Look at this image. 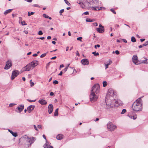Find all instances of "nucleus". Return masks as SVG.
<instances>
[{
  "instance_id": "bb28decb",
  "label": "nucleus",
  "mask_w": 148,
  "mask_h": 148,
  "mask_svg": "<svg viewBox=\"0 0 148 148\" xmlns=\"http://www.w3.org/2000/svg\"><path fill=\"white\" fill-rule=\"evenodd\" d=\"M131 40L133 42H135L136 41V39L134 37L132 36L131 37Z\"/></svg>"
},
{
  "instance_id": "4c0bfd02",
  "label": "nucleus",
  "mask_w": 148,
  "mask_h": 148,
  "mask_svg": "<svg viewBox=\"0 0 148 148\" xmlns=\"http://www.w3.org/2000/svg\"><path fill=\"white\" fill-rule=\"evenodd\" d=\"M46 53H44L43 54H42L40 56V57L41 58H43L46 55Z\"/></svg>"
},
{
  "instance_id": "e433bc0d",
  "label": "nucleus",
  "mask_w": 148,
  "mask_h": 148,
  "mask_svg": "<svg viewBox=\"0 0 148 148\" xmlns=\"http://www.w3.org/2000/svg\"><path fill=\"white\" fill-rule=\"evenodd\" d=\"M43 16L44 17L46 18H49V16H48L47 14H43Z\"/></svg>"
},
{
  "instance_id": "1a4fd4ad",
  "label": "nucleus",
  "mask_w": 148,
  "mask_h": 148,
  "mask_svg": "<svg viewBox=\"0 0 148 148\" xmlns=\"http://www.w3.org/2000/svg\"><path fill=\"white\" fill-rule=\"evenodd\" d=\"M12 64L11 60H9L6 62V64L4 69L6 70L9 69L12 66Z\"/></svg>"
},
{
  "instance_id": "49530a36",
  "label": "nucleus",
  "mask_w": 148,
  "mask_h": 148,
  "mask_svg": "<svg viewBox=\"0 0 148 148\" xmlns=\"http://www.w3.org/2000/svg\"><path fill=\"white\" fill-rule=\"evenodd\" d=\"M21 24L22 25H27V24H25V21H22L21 22Z\"/></svg>"
},
{
  "instance_id": "f8f14e48",
  "label": "nucleus",
  "mask_w": 148,
  "mask_h": 148,
  "mask_svg": "<svg viewBox=\"0 0 148 148\" xmlns=\"http://www.w3.org/2000/svg\"><path fill=\"white\" fill-rule=\"evenodd\" d=\"M38 61L37 60H34L30 64L31 65V67L33 68L38 65Z\"/></svg>"
},
{
  "instance_id": "ea45409f",
  "label": "nucleus",
  "mask_w": 148,
  "mask_h": 148,
  "mask_svg": "<svg viewBox=\"0 0 148 148\" xmlns=\"http://www.w3.org/2000/svg\"><path fill=\"white\" fill-rule=\"evenodd\" d=\"M16 104L13 103H11L9 104V106L10 107H13L14 106L16 105Z\"/></svg>"
},
{
  "instance_id": "052dcab7",
  "label": "nucleus",
  "mask_w": 148,
  "mask_h": 148,
  "mask_svg": "<svg viewBox=\"0 0 148 148\" xmlns=\"http://www.w3.org/2000/svg\"><path fill=\"white\" fill-rule=\"evenodd\" d=\"M51 38V37L50 36H48L47 37V39L48 40L50 39Z\"/></svg>"
},
{
  "instance_id": "0e129e2a",
  "label": "nucleus",
  "mask_w": 148,
  "mask_h": 148,
  "mask_svg": "<svg viewBox=\"0 0 148 148\" xmlns=\"http://www.w3.org/2000/svg\"><path fill=\"white\" fill-rule=\"evenodd\" d=\"M123 41L125 43H127V41L126 39H123Z\"/></svg>"
},
{
  "instance_id": "c9c22d12",
  "label": "nucleus",
  "mask_w": 148,
  "mask_h": 148,
  "mask_svg": "<svg viewBox=\"0 0 148 148\" xmlns=\"http://www.w3.org/2000/svg\"><path fill=\"white\" fill-rule=\"evenodd\" d=\"M53 83L54 84H56L58 83V82L56 80H55L53 81Z\"/></svg>"
},
{
  "instance_id": "bf43d9fd",
  "label": "nucleus",
  "mask_w": 148,
  "mask_h": 148,
  "mask_svg": "<svg viewBox=\"0 0 148 148\" xmlns=\"http://www.w3.org/2000/svg\"><path fill=\"white\" fill-rule=\"evenodd\" d=\"M50 95L53 96L54 95V93L53 92H51L50 94Z\"/></svg>"
},
{
  "instance_id": "393cba45",
  "label": "nucleus",
  "mask_w": 148,
  "mask_h": 148,
  "mask_svg": "<svg viewBox=\"0 0 148 148\" xmlns=\"http://www.w3.org/2000/svg\"><path fill=\"white\" fill-rule=\"evenodd\" d=\"M44 148H53L51 146L47 144H45L44 145Z\"/></svg>"
},
{
  "instance_id": "473e14b6",
  "label": "nucleus",
  "mask_w": 148,
  "mask_h": 148,
  "mask_svg": "<svg viewBox=\"0 0 148 148\" xmlns=\"http://www.w3.org/2000/svg\"><path fill=\"white\" fill-rule=\"evenodd\" d=\"M34 13V12H31L30 13L29 12H28V16H30L31 15H33Z\"/></svg>"
},
{
  "instance_id": "5701e85b",
  "label": "nucleus",
  "mask_w": 148,
  "mask_h": 148,
  "mask_svg": "<svg viewBox=\"0 0 148 148\" xmlns=\"http://www.w3.org/2000/svg\"><path fill=\"white\" fill-rule=\"evenodd\" d=\"M56 138L58 140H61L63 138V135L62 134H59L56 136Z\"/></svg>"
},
{
  "instance_id": "c03bdc74",
  "label": "nucleus",
  "mask_w": 148,
  "mask_h": 148,
  "mask_svg": "<svg viewBox=\"0 0 148 148\" xmlns=\"http://www.w3.org/2000/svg\"><path fill=\"white\" fill-rule=\"evenodd\" d=\"M110 11L112 12L114 14H116V12L115 11H114V9H110Z\"/></svg>"
},
{
  "instance_id": "72a5a7b5",
  "label": "nucleus",
  "mask_w": 148,
  "mask_h": 148,
  "mask_svg": "<svg viewBox=\"0 0 148 148\" xmlns=\"http://www.w3.org/2000/svg\"><path fill=\"white\" fill-rule=\"evenodd\" d=\"M30 86H33L34 85V83L33 82H32V80H30Z\"/></svg>"
},
{
  "instance_id": "680f3d73",
  "label": "nucleus",
  "mask_w": 148,
  "mask_h": 148,
  "mask_svg": "<svg viewBox=\"0 0 148 148\" xmlns=\"http://www.w3.org/2000/svg\"><path fill=\"white\" fill-rule=\"evenodd\" d=\"M56 56H54V57H52V58H51V60H54V59H56Z\"/></svg>"
},
{
  "instance_id": "20e7f679",
  "label": "nucleus",
  "mask_w": 148,
  "mask_h": 148,
  "mask_svg": "<svg viewBox=\"0 0 148 148\" xmlns=\"http://www.w3.org/2000/svg\"><path fill=\"white\" fill-rule=\"evenodd\" d=\"M20 139H23L24 140L28 141L29 143L30 144H28V147L31 146V145L34 143L36 140V138L35 137H32L31 138H29L26 135H25L23 137L21 138Z\"/></svg>"
},
{
  "instance_id": "603ef678",
  "label": "nucleus",
  "mask_w": 148,
  "mask_h": 148,
  "mask_svg": "<svg viewBox=\"0 0 148 148\" xmlns=\"http://www.w3.org/2000/svg\"><path fill=\"white\" fill-rule=\"evenodd\" d=\"M115 53L117 55H118L119 54V52L118 50H116L115 51Z\"/></svg>"
},
{
  "instance_id": "69168bd1",
  "label": "nucleus",
  "mask_w": 148,
  "mask_h": 148,
  "mask_svg": "<svg viewBox=\"0 0 148 148\" xmlns=\"http://www.w3.org/2000/svg\"><path fill=\"white\" fill-rule=\"evenodd\" d=\"M145 40V39H140V41L141 42H142L143 41H144Z\"/></svg>"
},
{
  "instance_id": "9b49d317",
  "label": "nucleus",
  "mask_w": 148,
  "mask_h": 148,
  "mask_svg": "<svg viewBox=\"0 0 148 148\" xmlns=\"http://www.w3.org/2000/svg\"><path fill=\"white\" fill-rule=\"evenodd\" d=\"M132 61L136 64H138L137 63L138 62V57L136 55H134L132 57Z\"/></svg>"
},
{
  "instance_id": "09e8293b",
  "label": "nucleus",
  "mask_w": 148,
  "mask_h": 148,
  "mask_svg": "<svg viewBox=\"0 0 148 148\" xmlns=\"http://www.w3.org/2000/svg\"><path fill=\"white\" fill-rule=\"evenodd\" d=\"M83 14L85 15H88L89 14V13L88 12L86 11L84 12Z\"/></svg>"
},
{
  "instance_id": "2f4dec72",
  "label": "nucleus",
  "mask_w": 148,
  "mask_h": 148,
  "mask_svg": "<svg viewBox=\"0 0 148 148\" xmlns=\"http://www.w3.org/2000/svg\"><path fill=\"white\" fill-rule=\"evenodd\" d=\"M126 112V110L125 109H123L121 112V114H123Z\"/></svg>"
},
{
  "instance_id": "864d4df0",
  "label": "nucleus",
  "mask_w": 148,
  "mask_h": 148,
  "mask_svg": "<svg viewBox=\"0 0 148 148\" xmlns=\"http://www.w3.org/2000/svg\"><path fill=\"white\" fill-rule=\"evenodd\" d=\"M68 69V67H66L64 70V72H66Z\"/></svg>"
},
{
  "instance_id": "c756f323",
  "label": "nucleus",
  "mask_w": 148,
  "mask_h": 148,
  "mask_svg": "<svg viewBox=\"0 0 148 148\" xmlns=\"http://www.w3.org/2000/svg\"><path fill=\"white\" fill-rule=\"evenodd\" d=\"M94 56H97L99 55V53L98 52H96V51H95L92 53Z\"/></svg>"
},
{
  "instance_id": "13d9d810",
  "label": "nucleus",
  "mask_w": 148,
  "mask_h": 148,
  "mask_svg": "<svg viewBox=\"0 0 148 148\" xmlns=\"http://www.w3.org/2000/svg\"><path fill=\"white\" fill-rule=\"evenodd\" d=\"M26 1L27 2L31 3L32 1V0H26Z\"/></svg>"
},
{
  "instance_id": "dca6fc26",
  "label": "nucleus",
  "mask_w": 148,
  "mask_h": 148,
  "mask_svg": "<svg viewBox=\"0 0 148 148\" xmlns=\"http://www.w3.org/2000/svg\"><path fill=\"white\" fill-rule=\"evenodd\" d=\"M31 65L30 64H29L24 67L25 70L26 71H28L30 70L31 68Z\"/></svg>"
},
{
  "instance_id": "f257e3e1",
  "label": "nucleus",
  "mask_w": 148,
  "mask_h": 148,
  "mask_svg": "<svg viewBox=\"0 0 148 148\" xmlns=\"http://www.w3.org/2000/svg\"><path fill=\"white\" fill-rule=\"evenodd\" d=\"M99 89L100 86L98 84L94 85L92 87L91 93L90 95V99L91 102H94L97 99L98 97L95 93L97 94L98 93Z\"/></svg>"
},
{
  "instance_id": "4d7b16f0",
  "label": "nucleus",
  "mask_w": 148,
  "mask_h": 148,
  "mask_svg": "<svg viewBox=\"0 0 148 148\" xmlns=\"http://www.w3.org/2000/svg\"><path fill=\"white\" fill-rule=\"evenodd\" d=\"M63 72L62 71H60V73L58 74V75H62Z\"/></svg>"
},
{
  "instance_id": "4be33fe9",
  "label": "nucleus",
  "mask_w": 148,
  "mask_h": 148,
  "mask_svg": "<svg viewBox=\"0 0 148 148\" xmlns=\"http://www.w3.org/2000/svg\"><path fill=\"white\" fill-rule=\"evenodd\" d=\"M12 10V9H10L8 10H6L4 12V14H5V15H6L10 13L11 12Z\"/></svg>"
},
{
  "instance_id": "a19ab883",
  "label": "nucleus",
  "mask_w": 148,
  "mask_h": 148,
  "mask_svg": "<svg viewBox=\"0 0 148 148\" xmlns=\"http://www.w3.org/2000/svg\"><path fill=\"white\" fill-rule=\"evenodd\" d=\"M111 62H109V64H107L105 65V69H106L108 67V66L110 64Z\"/></svg>"
},
{
  "instance_id": "a878e982",
  "label": "nucleus",
  "mask_w": 148,
  "mask_h": 148,
  "mask_svg": "<svg viewBox=\"0 0 148 148\" xmlns=\"http://www.w3.org/2000/svg\"><path fill=\"white\" fill-rule=\"evenodd\" d=\"M58 108H57L56 109V110L55 111L54 114V115L55 116H57L58 115Z\"/></svg>"
},
{
  "instance_id": "a18cd8bd",
  "label": "nucleus",
  "mask_w": 148,
  "mask_h": 148,
  "mask_svg": "<svg viewBox=\"0 0 148 148\" xmlns=\"http://www.w3.org/2000/svg\"><path fill=\"white\" fill-rule=\"evenodd\" d=\"M38 34L39 35H42L43 34V33L42 31L40 30L39 31Z\"/></svg>"
},
{
  "instance_id": "0eeeda50",
  "label": "nucleus",
  "mask_w": 148,
  "mask_h": 148,
  "mask_svg": "<svg viewBox=\"0 0 148 148\" xmlns=\"http://www.w3.org/2000/svg\"><path fill=\"white\" fill-rule=\"evenodd\" d=\"M116 126L114 125L112 122H109L107 124V128L110 131H114L116 128Z\"/></svg>"
},
{
  "instance_id": "f3484780",
  "label": "nucleus",
  "mask_w": 148,
  "mask_h": 148,
  "mask_svg": "<svg viewBox=\"0 0 148 148\" xmlns=\"http://www.w3.org/2000/svg\"><path fill=\"white\" fill-rule=\"evenodd\" d=\"M96 30L98 32L100 33H102L104 31V29L103 27H102V28H97Z\"/></svg>"
},
{
  "instance_id": "6e6552de",
  "label": "nucleus",
  "mask_w": 148,
  "mask_h": 148,
  "mask_svg": "<svg viewBox=\"0 0 148 148\" xmlns=\"http://www.w3.org/2000/svg\"><path fill=\"white\" fill-rule=\"evenodd\" d=\"M19 72L17 70H15L12 71L11 75V80H13L14 78L19 74Z\"/></svg>"
},
{
  "instance_id": "c85d7f7f",
  "label": "nucleus",
  "mask_w": 148,
  "mask_h": 148,
  "mask_svg": "<svg viewBox=\"0 0 148 148\" xmlns=\"http://www.w3.org/2000/svg\"><path fill=\"white\" fill-rule=\"evenodd\" d=\"M103 86L105 87L107 86V83L106 81H104L103 83Z\"/></svg>"
},
{
  "instance_id": "e2e57ef3",
  "label": "nucleus",
  "mask_w": 148,
  "mask_h": 148,
  "mask_svg": "<svg viewBox=\"0 0 148 148\" xmlns=\"http://www.w3.org/2000/svg\"><path fill=\"white\" fill-rule=\"evenodd\" d=\"M43 136V138L45 139V140H47V139H46V137L45 136V135L43 134V136Z\"/></svg>"
},
{
  "instance_id": "5fc2aeb1",
  "label": "nucleus",
  "mask_w": 148,
  "mask_h": 148,
  "mask_svg": "<svg viewBox=\"0 0 148 148\" xmlns=\"http://www.w3.org/2000/svg\"><path fill=\"white\" fill-rule=\"evenodd\" d=\"M76 55L78 56H79L80 55L79 54V52L78 51H77L76 52Z\"/></svg>"
},
{
  "instance_id": "f03ea898",
  "label": "nucleus",
  "mask_w": 148,
  "mask_h": 148,
  "mask_svg": "<svg viewBox=\"0 0 148 148\" xmlns=\"http://www.w3.org/2000/svg\"><path fill=\"white\" fill-rule=\"evenodd\" d=\"M105 101L107 105L105 108L108 109L114 107L118 106L119 105V101L115 99L113 97H110L108 98L106 97Z\"/></svg>"
},
{
  "instance_id": "f704fd0d",
  "label": "nucleus",
  "mask_w": 148,
  "mask_h": 148,
  "mask_svg": "<svg viewBox=\"0 0 148 148\" xmlns=\"http://www.w3.org/2000/svg\"><path fill=\"white\" fill-rule=\"evenodd\" d=\"M64 9H62L60 10V11L59 12L60 14V15H62V13L64 12Z\"/></svg>"
},
{
  "instance_id": "a211bd4d",
  "label": "nucleus",
  "mask_w": 148,
  "mask_h": 148,
  "mask_svg": "<svg viewBox=\"0 0 148 148\" xmlns=\"http://www.w3.org/2000/svg\"><path fill=\"white\" fill-rule=\"evenodd\" d=\"M102 7H99L98 6H94L92 7V10H101Z\"/></svg>"
},
{
  "instance_id": "6ab92c4d",
  "label": "nucleus",
  "mask_w": 148,
  "mask_h": 148,
  "mask_svg": "<svg viewBox=\"0 0 148 148\" xmlns=\"http://www.w3.org/2000/svg\"><path fill=\"white\" fill-rule=\"evenodd\" d=\"M38 102L42 105H45L47 103V102L45 100L41 99L38 101Z\"/></svg>"
},
{
  "instance_id": "3c124183",
  "label": "nucleus",
  "mask_w": 148,
  "mask_h": 148,
  "mask_svg": "<svg viewBox=\"0 0 148 148\" xmlns=\"http://www.w3.org/2000/svg\"><path fill=\"white\" fill-rule=\"evenodd\" d=\"M93 25L95 26H97L98 25V24L97 23H93Z\"/></svg>"
},
{
  "instance_id": "8fccbe9b",
  "label": "nucleus",
  "mask_w": 148,
  "mask_h": 148,
  "mask_svg": "<svg viewBox=\"0 0 148 148\" xmlns=\"http://www.w3.org/2000/svg\"><path fill=\"white\" fill-rule=\"evenodd\" d=\"M33 7H38V8H40V6L38 5V4H34L33 5H32Z\"/></svg>"
},
{
  "instance_id": "37998d69",
  "label": "nucleus",
  "mask_w": 148,
  "mask_h": 148,
  "mask_svg": "<svg viewBox=\"0 0 148 148\" xmlns=\"http://www.w3.org/2000/svg\"><path fill=\"white\" fill-rule=\"evenodd\" d=\"M27 100L30 102H34L36 100H32L30 99H27Z\"/></svg>"
},
{
  "instance_id": "412c9836",
  "label": "nucleus",
  "mask_w": 148,
  "mask_h": 148,
  "mask_svg": "<svg viewBox=\"0 0 148 148\" xmlns=\"http://www.w3.org/2000/svg\"><path fill=\"white\" fill-rule=\"evenodd\" d=\"M8 131L12 134V135L14 137H16L18 135L16 132H14L10 130H8Z\"/></svg>"
},
{
  "instance_id": "7c9ffc66",
  "label": "nucleus",
  "mask_w": 148,
  "mask_h": 148,
  "mask_svg": "<svg viewBox=\"0 0 148 148\" xmlns=\"http://www.w3.org/2000/svg\"><path fill=\"white\" fill-rule=\"evenodd\" d=\"M64 1L65 2V3L68 5L69 6L71 5L70 3L67 0H64Z\"/></svg>"
},
{
  "instance_id": "6e6d98bb",
  "label": "nucleus",
  "mask_w": 148,
  "mask_h": 148,
  "mask_svg": "<svg viewBox=\"0 0 148 148\" xmlns=\"http://www.w3.org/2000/svg\"><path fill=\"white\" fill-rule=\"evenodd\" d=\"M38 128L39 129H41L42 128V126L41 125H38Z\"/></svg>"
},
{
  "instance_id": "79ce46f5",
  "label": "nucleus",
  "mask_w": 148,
  "mask_h": 148,
  "mask_svg": "<svg viewBox=\"0 0 148 148\" xmlns=\"http://www.w3.org/2000/svg\"><path fill=\"white\" fill-rule=\"evenodd\" d=\"M82 37H78L77 38V40H79L80 41H82Z\"/></svg>"
},
{
  "instance_id": "7ed1b4c3",
  "label": "nucleus",
  "mask_w": 148,
  "mask_h": 148,
  "mask_svg": "<svg viewBox=\"0 0 148 148\" xmlns=\"http://www.w3.org/2000/svg\"><path fill=\"white\" fill-rule=\"evenodd\" d=\"M142 101L140 97L137 99L132 104L133 110L135 111L142 110Z\"/></svg>"
},
{
  "instance_id": "aec40b11",
  "label": "nucleus",
  "mask_w": 148,
  "mask_h": 148,
  "mask_svg": "<svg viewBox=\"0 0 148 148\" xmlns=\"http://www.w3.org/2000/svg\"><path fill=\"white\" fill-rule=\"evenodd\" d=\"M77 3L80 5L83 8H84L85 6H87L85 5L86 2L84 3H83L80 1H77Z\"/></svg>"
},
{
  "instance_id": "2eb2a0df",
  "label": "nucleus",
  "mask_w": 148,
  "mask_h": 148,
  "mask_svg": "<svg viewBox=\"0 0 148 148\" xmlns=\"http://www.w3.org/2000/svg\"><path fill=\"white\" fill-rule=\"evenodd\" d=\"M24 106L23 105H20L16 108L19 111V112H21L24 109Z\"/></svg>"
},
{
  "instance_id": "de8ad7c7",
  "label": "nucleus",
  "mask_w": 148,
  "mask_h": 148,
  "mask_svg": "<svg viewBox=\"0 0 148 148\" xmlns=\"http://www.w3.org/2000/svg\"><path fill=\"white\" fill-rule=\"evenodd\" d=\"M34 129L36 131H38V129L37 127H36V125H34Z\"/></svg>"
},
{
  "instance_id": "4468645a",
  "label": "nucleus",
  "mask_w": 148,
  "mask_h": 148,
  "mask_svg": "<svg viewBox=\"0 0 148 148\" xmlns=\"http://www.w3.org/2000/svg\"><path fill=\"white\" fill-rule=\"evenodd\" d=\"M81 63L84 65H88L89 64V62L88 59H83L81 60Z\"/></svg>"
},
{
  "instance_id": "58836bf2",
  "label": "nucleus",
  "mask_w": 148,
  "mask_h": 148,
  "mask_svg": "<svg viewBox=\"0 0 148 148\" xmlns=\"http://www.w3.org/2000/svg\"><path fill=\"white\" fill-rule=\"evenodd\" d=\"M86 22H91L92 21L90 19L87 18L86 19Z\"/></svg>"
},
{
  "instance_id": "9d476101",
  "label": "nucleus",
  "mask_w": 148,
  "mask_h": 148,
  "mask_svg": "<svg viewBox=\"0 0 148 148\" xmlns=\"http://www.w3.org/2000/svg\"><path fill=\"white\" fill-rule=\"evenodd\" d=\"M48 111L49 114H51L53 111V105L50 104L48 107Z\"/></svg>"
},
{
  "instance_id": "39448f33",
  "label": "nucleus",
  "mask_w": 148,
  "mask_h": 148,
  "mask_svg": "<svg viewBox=\"0 0 148 148\" xmlns=\"http://www.w3.org/2000/svg\"><path fill=\"white\" fill-rule=\"evenodd\" d=\"M116 92L112 89H109L108 90V92L106 97L108 98V97H112L114 98H116Z\"/></svg>"
},
{
  "instance_id": "cd10ccee",
  "label": "nucleus",
  "mask_w": 148,
  "mask_h": 148,
  "mask_svg": "<svg viewBox=\"0 0 148 148\" xmlns=\"http://www.w3.org/2000/svg\"><path fill=\"white\" fill-rule=\"evenodd\" d=\"M145 60H143L142 61V62L143 63L145 64H147V59H146V58H145Z\"/></svg>"
},
{
  "instance_id": "423d86ee",
  "label": "nucleus",
  "mask_w": 148,
  "mask_h": 148,
  "mask_svg": "<svg viewBox=\"0 0 148 148\" xmlns=\"http://www.w3.org/2000/svg\"><path fill=\"white\" fill-rule=\"evenodd\" d=\"M98 0H86V1L85 5L86 6H89L90 5H91L93 3L94 4L97 3L98 4L99 2H98Z\"/></svg>"
},
{
  "instance_id": "774afa93",
  "label": "nucleus",
  "mask_w": 148,
  "mask_h": 148,
  "mask_svg": "<svg viewBox=\"0 0 148 148\" xmlns=\"http://www.w3.org/2000/svg\"><path fill=\"white\" fill-rule=\"evenodd\" d=\"M145 43L146 46L148 45V41H147Z\"/></svg>"
},
{
  "instance_id": "ddd939ff",
  "label": "nucleus",
  "mask_w": 148,
  "mask_h": 148,
  "mask_svg": "<svg viewBox=\"0 0 148 148\" xmlns=\"http://www.w3.org/2000/svg\"><path fill=\"white\" fill-rule=\"evenodd\" d=\"M35 106L34 105H31L27 108V110L28 112L29 113H30L34 109Z\"/></svg>"
},
{
  "instance_id": "338daca9",
  "label": "nucleus",
  "mask_w": 148,
  "mask_h": 148,
  "mask_svg": "<svg viewBox=\"0 0 148 148\" xmlns=\"http://www.w3.org/2000/svg\"><path fill=\"white\" fill-rule=\"evenodd\" d=\"M37 56H38V55L37 54H36V53L34 54L33 55V56H34V57Z\"/></svg>"
},
{
  "instance_id": "b1692460",
  "label": "nucleus",
  "mask_w": 148,
  "mask_h": 148,
  "mask_svg": "<svg viewBox=\"0 0 148 148\" xmlns=\"http://www.w3.org/2000/svg\"><path fill=\"white\" fill-rule=\"evenodd\" d=\"M128 116L130 119H133L134 120L136 119L137 118L136 115V114L134 115H128Z\"/></svg>"
}]
</instances>
